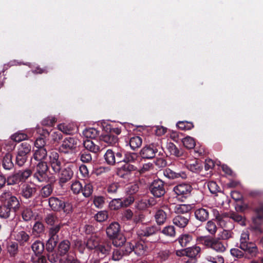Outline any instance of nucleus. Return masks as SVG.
Returning <instances> with one entry per match:
<instances>
[{"mask_svg":"<svg viewBox=\"0 0 263 263\" xmlns=\"http://www.w3.org/2000/svg\"><path fill=\"white\" fill-rule=\"evenodd\" d=\"M83 144L86 149L92 153L97 154L100 151V146L91 140L87 139L84 141Z\"/></svg>","mask_w":263,"mask_h":263,"instance_id":"obj_22","label":"nucleus"},{"mask_svg":"<svg viewBox=\"0 0 263 263\" xmlns=\"http://www.w3.org/2000/svg\"><path fill=\"white\" fill-rule=\"evenodd\" d=\"M241 250L247 252L252 257H255L258 253V250L256 245L253 242H250L249 244Z\"/></svg>","mask_w":263,"mask_h":263,"instance_id":"obj_32","label":"nucleus"},{"mask_svg":"<svg viewBox=\"0 0 263 263\" xmlns=\"http://www.w3.org/2000/svg\"><path fill=\"white\" fill-rule=\"evenodd\" d=\"M159 230L157 226H152L139 230L137 234L139 236L148 237L156 234Z\"/></svg>","mask_w":263,"mask_h":263,"instance_id":"obj_21","label":"nucleus"},{"mask_svg":"<svg viewBox=\"0 0 263 263\" xmlns=\"http://www.w3.org/2000/svg\"><path fill=\"white\" fill-rule=\"evenodd\" d=\"M99 238L96 234H92L86 237L84 243L85 246L89 250L96 249L99 243Z\"/></svg>","mask_w":263,"mask_h":263,"instance_id":"obj_20","label":"nucleus"},{"mask_svg":"<svg viewBox=\"0 0 263 263\" xmlns=\"http://www.w3.org/2000/svg\"><path fill=\"white\" fill-rule=\"evenodd\" d=\"M63 226V224L62 223H59L49 228V238L46 243V250L47 251H51L53 250L55 247L57 246L59 239L58 233Z\"/></svg>","mask_w":263,"mask_h":263,"instance_id":"obj_4","label":"nucleus"},{"mask_svg":"<svg viewBox=\"0 0 263 263\" xmlns=\"http://www.w3.org/2000/svg\"><path fill=\"white\" fill-rule=\"evenodd\" d=\"M83 195L85 197H89L93 192V186L91 183H87L84 186H82V191L81 192Z\"/></svg>","mask_w":263,"mask_h":263,"instance_id":"obj_53","label":"nucleus"},{"mask_svg":"<svg viewBox=\"0 0 263 263\" xmlns=\"http://www.w3.org/2000/svg\"><path fill=\"white\" fill-rule=\"evenodd\" d=\"M152 205L148 200H141L137 203L136 208L140 210H144Z\"/></svg>","mask_w":263,"mask_h":263,"instance_id":"obj_62","label":"nucleus"},{"mask_svg":"<svg viewBox=\"0 0 263 263\" xmlns=\"http://www.w3.org/2000/svg\"><path fill=\"white\" fill-rule=\"evenodd\" d=\"M200 251L201 249L199 247L194 246L182 250L181 251H177L176 254L178 256H180L181 254L182 255L185 254L190 258H194L200 253Z\"/></svg>","mask_w":263,"mask_h":263,"instance_id":"obj_17","label":"nucleus"},{"mask_svg":"<svg viewBox=\"0 0 263 263\" xmlns=\"http://www.w3.org/2000/svg\"><path fill=\"white\" fill-rule=\"evenodd\" d=\"M33 151L32 158L38 162L44 161L47 157V152L45 148H36Z\"/></svg>","mask_w":263,"mask_h":263,"instance_id":"obj_23","label":"nucleus"},{"mask_svg":"<svg viewBox=\"0 0 263 263\" xmlns=\"http://www.w3.org/2000/svg\"><path fill=\"white\" fill-rule=\"evenodd\" d=\"M163 175L170 179H175L181 178L185 179L187 178V174L185 172L180 171L176 172L169 168L165 169L163 171Z\"/></svg>","mask_w":263,"mask_h":263,"instance_id":"obj_16","label":"nucleus"},{"mask_svg":"<svg viewBox=\"0 0 263 263\" xmlns=\"http://www.w3.org/2000/svg\"><path fill=\"white\" fill-rule=\"evenodd\" d=\"M109 205L111 210H118L122 207V200L120 198H114L110 202Z\"/></svg>","mask_w":263,"mask_h":263,"instance_id":"obj_54","label":"nucleus"},{"mask_svg":"<svg viewBox=\"0 0 263 263\" xmlns=\"http://www.w3.org/2000/svg\"><path fill=\"white\" fill-rule=\"evenodd\" d=\"M233 233L230 230L223 229L219 234V237L222 240H228L233 236Z\"/></svg>","mask_w":263,"mask_h":263,"instance_id":"obj_60","label":"nucleus"},{"mask_svg":"<svg viewBox=\"0 0 263 263\" xmlns=\"http://www.w3.org/2000/svg\"><path fill=\"white\" fill-rule=\"evenodd\" d=\"M214 238L209 236H199L196 239L198 243L202 245L206 248H210L212 244Z\"/></svg>","mask_w":263,"mask_h":263,"instance_id":"obj_36","label":"nucleus"},{"mask_svg":"<svg viewBox=\"0 0 263 263\" xmlns=\"http://www.w3.org/2000/svg\"><path fill=\"white\" fill-rule=\"evenodd\" d=\"M107 237L112 240V245L119 247L122 246L126 242V238L121 232L120 224L117 222H111L106 228Z\"/></svg>","mask_w":263,"mask_h":263,"instance_id":"obj_2","label":"nucleus"},{"mask_svg":"<svg viewBox=\"0 0 263 263\" xmlns=\"http://www.w3.org/2000/svg\"><path fill=\"white\" fill-rule=\"evenodd\" d=\"M36 192L35 185L33 183H25L22 187V196L26 199L31 198Z\"/></svg>","mask_w":263,"mask_h":263,"instance_id":"obj_15","label":"nucleus"},{"mask_svg":"<svg viewBox=\"0 0 263 263\" xmlns=\"http://www.w3.org/2000/svg\"><path fill=\"white\" fill-rule=\"evenodd\" d=\"M229 214L230 218V220L232 219L233 221L239 223L241 226L245 225V219L242 217L241 215L234 212H229Z\"/></svg>","mask_w":263,"mask_h":263,"instance_id":"obj_42","label":"nucleus"},{"mask_svg":"<svg viewBox=\"0 0 263 263\" xmlns=\"http://www.w3.org/2000/svg\"><path fill=\"white\" fill-rule=\"evenodd\" d=\"M194 214L196 219L201 222H203L209 218V212L208 209L201 208L196 209Z\"/></svg>","mask_w":263,"mask_h":263,"instance_id":"obj_24","label":"nucleus"},{"mask_svg":"<svg viewBox=\"0 0 263 263\" xmlns=\"http://www.w3.org/2000/svg\"><path fill=\"white\" fill-rule=\"evenodd\" d=\"M205 259L209 263H224V257L220 255H208Z\"/></svg>","mask_w":263,"mask_h":263,"instance_id":"obj_37","label":"nucleus"},{"mask_svg":"<svg viewBox=\"0 0 263 263\" xmlns=\"http://www.w3.org/2000/svg\"><path fill=\"white\" fill-rule=\"evenodd\" d=\"M193 237L191 234H182L179 236L177 240L182 247H186L192 240Z\"/></svg>","mask_w":263,"mask_h":263,"instance_id":"obj_35","label":"nucleus"},{"mask_svg":"<svg viewBox=\"0 0 263 263\" xmlns=\"http://www.w3.org/2000/svg\"><path fill=\"white\" fill-rule=\"evenodd\" d=\"M14 239L21 245H24L30 240V235L25 231H16L14 235Z\"/></svg>","mask_w":263,"mask_h":263,"instance_id":"obj_19","label":"nucleus"},{"mask_svg":"<svg viewBox=\"0 0 263 263\" xmlns=\"http://www.w3.org/2000/svg\"><path fill=\"white\" fill-rule=\"evenodd\" d=\"M80 160L83 163H89L91 161L92 156L90 154L85 151H82L80 154Z\"/></svg>","mask_w":263,"mask_h":263,"instance_id":"obj_58","label":"nucleus"},{"mask_svg":"<svg viewBox=\"0 0 263 263\" xmlns=\"http://www.w3.org/2000/svg\"><path fill=\"white\" fill-rule=\"evenodd\" d=\"M190 215L186 214L185 215H179L175 216L173 219V223L180 228H185L189 223Z\"/></svg>","mask_w":263,"mask_h":263,"instance_id":"obj_18","label":"nucleus"},{"mask_svg":"<svg viewBox=\"0 0 263 263\" xmlns=\"http://www.w3.org/2000/svg\"><path fill=\"white\" fill-rule=\"evenodd\" d=\"M161 233L167 237L173 238L176 235L175 228L173 226H167L162 229Z\"/></svg>","mask_w":263,"mask_h":263,"instance_id":"obj_44","label":"nucleus"},{"mask_svg":"<svg viewBox=\"0 0 263 263\" xmlns=\"http://www.w3.org/2000/svg\"><path fill=\"white\" fill-rule=\"evenodd\" d=\"M151 193L156 197H160L165 193L164 183L161 179L154 180L149 186Z\"/></svg>","mask_w":263,"mask_h":263,"instance_id":"obj_10","label":"nucleus"},{"mask_svg":"<svg viewBox=\"0 0 263 263\" xmlns=\"http://www.w3.org/2000/svg\"><path fill=\"white\" fill-rule=\"evenodd\" d=\"M71 244L69 240H63L61 241L57 247V252L48 251L47 258L51 263H65V258L68 255H73L70 251Z\"/></svg>","mask_w":263,"mask_h":263,"instance_id":"obj_1","label":"nucleus"},{"mask_svg":"<svg viewBox=\"0 0 263 263\" xmlns=\"http://www.w3.org/2000/svg\"><path fill=\"white\" fill-rule=\"evenodd\" d=\"M0 201L14 212L20 208V204L18 199L10 192L3 193L0 196Z\"/></svg>","mask_w":263,"mask_h":263,"instance_id":"obj_6","label":"nucleus"},{"mask_svg":"<svg viewBox=\"0 0 263 263\" xmlns=\"http://www.w3.org/2000/svg\"><path fill=\"white\" fill-rule=\"evenodd\" d=\"M100 140L105 143L107 146L114 145L118 141V137L111 134L102 135L100 137Z\"/></svg>","mask_w":263,"mask_h":263,"instance_id":"obj_28","label":"nucleus"},{"mask_svg":"<svg viewBox=\"0 0 263 263\" xmlns=\"http://www.w3.org/2000/svg\"><path fill=\"white\" fill-rule=\"evenodd\" d=\"M31 145L27 142H25L21 144L18 152L27 155L31 151Z\"/></svg>","mask_w":263,"mask_h":263,"instance_id":"obj_64","label":"nucleus"},{"mask_svg":"<svg viewBox=\"0 0 263 263\" xmlns=\"http://www.w3.org/2000/svg\"><path fill=\"white\" fill-rule=\"evenodd\" d=\"M190 210L191 206L189 204H176L174 206V211L178 214L187 213Z\"/></svg>","mask_w":263,"mask_h":263,"instance_id":"obj_38","label":"nucleus"},{"mask_svg":"<svg viewBox=\"0 0 263 263\" xmlns=\"http://www.w3.org/2000/svg\"><path fill=\"white\" fill-rule=\"evenodd\" d=\"M142 143V139L138 136L132 137L129 140V145L131 148L133 150H135L140 147Z\"/></svg>","mask_w":263,"mask_h":263,"instance_id":"obj_41","label":"nucleus"},{"mask_svg":"<svg viewBox=\"0 0 263 263\" xmlns=\"http://www.w3.org/2000/svg\"><path fill=\"white\" fill-rule=\"evenodd\" d=\"M192 190V186L188 183L179 184L176 185L173 189L174 192L179 198H186L190 196Z\"/></svg>","mask_w":263,"mask_h":263,"instance_id":"obj_12","label":"nucleus"},{"mask_svg":"<svg viewBox=\"0 0 263 263\" xmlns=\"http://www.w3.org/2000/svg\"><path fill=\"white\" fill-rule=\"evenodd\" d=\"M48 203L51 209L55 211L63 210L66 214L72 211V205L69 202H65L61 198L51 197L48 199Z\"/></svg>","mask_w":263,"mask_h":263,"instance_id":"obj_3","label":"nucleus"},{"mask_svg":"<svg viewBox=\"0 0 263 263\" xmlns=\"http://www.w3.org/2000/svg\"><path fill=\"white\" fill-rule=\"evenodd\" d=\"M21 182L17 173H15L7 177V183L8 185H14Z\"/></svg>","mask_w":263,"mask_h":263,"instance_id":"obj_55","label":"nucleus"},{"mask_svg":"<svg viewBox=\"0 0 263 263\" xmlns=\"http://www.w3.org/2000/svg\"><path fill=\"white\" fill-rule=\"evenodd\" d=\"M45 231V227L43 223L36 221L32 227V233L36 237H40Z\"/></svg>","mask_w":263,"mask_h":263,"instance_id":"obj_31","label":"nucleus"},{"mask_svg":"<svg viewBox=\"0 0 263 263\" xmlns=\"http://www.w3.org/2000/svg\"><path fill=\"white\" fill-rule=\"evenodd\" d=\"M21 182H25L32 174V171L30 169L20 170L16 172Z\"/></svg>","mask_w":263,"mask_h":263,"instance_id":"obj_46","label":"nucleus"},{"mask_svg":"<svg viewBox=\"0 0 263 263\" xmlns=\"http://www.w3.org/2000/svg\"><path fill=\"white\" fill-rule=\"evenodd\" d=\"M210 249L217 253H223L226 250V247L220 239L214 238Z\"/></svg>","mask_w":263,"mask_h":263,"instance_id":"obj_29","label":"nucleus"},{"mask_svg":"<svg viewBox=\"0 0 263 263\" xmlns=\"http://www.w3.org/2000/svg\"><path fill=\"white\" fill-rule=\"evenodd\" d=\"M22 217L24 221L27 222L31 220L33 217V213L29 208L24 209L21 213Z\"/></svg>","mask_w":263,"mask_h":263,"instance_id":"obj_39","label":"nucleus"},{"mask_svg":"<svg viewBox=\"0 0 263 263\" xmlns=\"http://www.w3.org/2000/svg\"><path fill=\"white\" fill-rule=\"evenodd\" d=\"M105 162L109 165H113L116 163L115 153L112 150L108 149L104 155Z\"/></svg>","mask_w":263,"mask_h":263,"instance_id":"obj_34","label":"nucleus"},{"mask_svg":"<svg viewBox=\"0 0 263 263\" xmlns=\"http://www.w3.org/2000/svg\"><path fill=\"white\" fill-rule=\"evenodd\" d=\"M185 167L189 171L194 173H199L202 168L201 163L197 160L191 162H186Z\"/></svg>","mask_w":263,"mask_h":263,"instance_id":"obj_25","label":"nucleus"},{"mask_svg":"<svg viewBox=\"0 0 263 263\" xmlns=\"http://www.w3.org/2000/svg\"><path fill=\"white\" fill-rule=\"evenodd\" d=\"M249 233L248 231H242L240 237L239 248L241 249L245 248V247L249 244L251 241H249Z\"/></svg>","mask_w":263,"mask_h":263,"instance_id":"obj_33","label":"nucleus"},{"mask_svg":"<svg viewBox=\"0 0 263 263\" xmlns=\"http://www.w3.org/2000/svg\"><path fill=\"white\" fill-rule=\"evenodd\" d=\"M12 156L9 153H7L3 156L2 160V165L6 170H10L13 168L14 164L12 160Z\"/></svg>","mask_w":263,"mask_h":263,"instance_id":"obj_27","label":"nucleus"},{"mask_svg":"<svg viewBox=\"0 0 263 263\" xmlns=\"http://www.w3.org/2000/svg\"><path fill=\"white\" fill-rule=\"evenodd\" d=\"M124 162L126 163L136 162L138 158V155L135 153H127L125 154Z\"/></svg>","mask_w":263,"mask_h":263,"instance_id":"obj_51","label":"nucleus"},{"mask_svg":"<svg viewBox=\"0 0 263 263\" xmlns=\"http://www.w3.org/2000/svg\"><path fill=\"white\" fill-rule=\"evenodd\" d=\"M45 221L47 224L51 226V227L60 223L58 217L52 214H49L46 216Z\"/></svg>","mask_w":263,"mask_h":263,"instance_id":"obj_47","label":"nucleus"},{"mask_svg":"<svg viewBox=\"0 0 263 263\" xmlns=\"http://www.w3.org/2000/svg\"><path fill=\"white\" fill-rule=\"evenodd\" d=\"M255 211L256 216L252 218L253 222L255 224V227L253 228L261 233L262 231L259 228V226L263 222V203L260 204Z\"/></svg>","mask_w":263,"mask_h":263,"instance_id":"obj_13","label":"nucleus"},{"mask_svg":"<svg viewBox=\"0 0 263 263\" xmlns=\"http://www.w3.org/2000/svg\"><path fill=\"white\" fill-rule=\"evenodd\" d=\"M183 145L188 149L193 148L195 146V141L193 138L191 137H186L182 139Z\"/></svg>","mask_w":263,"mask_h":263,"instance_id":"obj_50","label":"nucleus"},{"mask_svg":"<svg viewBox=\"0 0 263 263\" xmlns=\"http://www.w3.org/2000/svg\"><path fill=\"white\" fill-rule=\"evenodd\" d=\"M53 191V187L51 184H47L42 187L40 191V195L43 198L49 196Z\"/></svg>","mask_w":263,"mask_h":263,"instance_id":"obj_43","label":"nucleus"},{"mask_svg":"<svg viewBox=\"0 0 263 263\" xmlns=\"http://www.w3.org/2000/svg\"><path fill=\"white\" fill-rule=\"evenodd\" d=\"M77 139L74 137H67L65 138L59 147L60 153L69 154L74 152L77 148Z\"/></svg>","mask_w":263,"mask_h":263,"instance_id":"obj_8","label":"nucleus"},{"mask_svg":"<svg viewBox=\"0 0 263 263\" xmlns=\"http://www.w3.org/2000/svg\"><path fill=\"white\" fill-rule=\"evenodd\" d=\"M27 155L18 152L16 157V163L19 166H22L27 160Z\"/></svg>","mask_w":263,"mask_h":263,"instance_id":"obj_61","label":"nucleus"},{"mask_svg":"<svg viewBox=\"0 0 263 263\" xmlns=\"http://www.w3.org/2000/svg\"><path fill=\"white\" fill-rule=\"evenodd\" d=\"M11 209L7 207L5 204L0 207V217L7 218L10 215Z\"/></svg>","mask_w":263,"mask_h":263,"instance_id":"obj_52","label":"nucleus"},{"mask_svg":"<svg viewBox=\"0 0 263 263\" xmlns=\"http://www.w3.org/2000/svg\"><path fill=\"white\" fill-rule=\"evenodd\" d=\"M122 170L126 173H130L138 170V167L136 165L132 164L130 163H126V164L122 166Z\"/></svg>","mask_w":263,"mask_h":263,"instance_id":"obj_59","label":"nucleus"},{"mask_svg":"<svg viewBox=\"0 0 263 263\" xmlns=\"http://www.w3.org/2000/svg\"><path fill=\"white\" fill-rule=\"evenodd\" d=\"M216 219L219 225L222 228L229 229L234 228V226L231 221L229 213H223L220 215L216 216Z\"/></svg>","mask_w":263,"mask_h":263,"instance_id":"obj_14","label":"nucleus"},{"mask_svg":"<svg viewBox=\"0 0 263 263\" xmlns=\"http://www.w3.org/2000/svg\"><path fill=\"white\" fill-rule=\"evenodd\" d=\"M48 166L45 161L39 162L34 168L33 178L39 182L47 181L48 179L47 171Z\"/></svg>","mask_w":263,"mask_h":263,"instance_id":"obj_7","label":"nucleus"},{"mask_svg":"<svg viewBox=\"0 0 263 263\" xmlns=\"http://www.w3.org/2000/svg\"><path fill=\"white\" fill-rule=\"evenodd\" d=\"M205 228L211 234H215L217 231V227L215 222L212 220L208 221Z\"/></svg>","mask_w":263,"mask_h":263,"instance_id":"obj_63","label":"nucleus"},{"mask_svg":"<svg viewBox=\"0 0 263 263\" xmlns=\"http://www.w3.org/2000/svg\"><path fill=\"white\" fill-rule=\"evenodd\" d=\"M134 252L138 256L144 255L147 252V247L144 242L138 241L133 244Z\"/></svg>","mask_w":263,"mask_h":263,"instance_id":"obj_26","label":"nucleus"},{"mask_svg":"<svg viewBox=\"0 0 263 263\" xmlns=\"http://www.w3.org/2000/svg\"><path fill=\"white\" fill-rule=\"evenodd\" d=\"M167 218V213L163 210H158L155 214V219L157 223L159 225L163 224Z\"/></svg>","mask_w":263,"mask_h":263,"instance_id":"obj_30","label":"nucleus"},{"mask_svg":"<svg viewBox=\"0 0 263 263\" xmlns=\"http://www.w3.org/2000/svg\"><path fill=\"white\" fill-rule=\"evenodd\" d=\"M160 146L156 143H151L144 146L140 151V155L143 158L152 159L156 156Z\"/></svg>","mask_w":263,"mask_h":263,"instance_id":"obj_11","label":"nucleus"},{"mask_svg":"<svg viewBox=\"0 0 263 263\" xmlns=\"http://www.w3.org/2000/svg\"><path fill=\"white\" fill-rule=\"evenodd\" d=\"M74 167L73 164H69L60 171L58 173V181L60 186H63L72 178L73 176Z\"/></svg>","mask_w":263,"mask_h":263,"instance_id":"obj_9","label":"nucleus"},{"mask_svg":"<svg viewBox=\"0 0 263 263\" xmlns=\"http://www.w3.org/2000/svg\"><path fill=\"white\" fill-rule=\"evenodd\" d=\"M177 126L182 130H190L194 127L192 122L187 121H179L177 123Z\"/></svg>","mask_w":263,"mask_h":263,"instance_id":"obj_57","label":"nucleus"},{"mask_svg":"<svg viewBox=\"0 0 263 263\" xmlns=\"http://www.w3.org/2000/svg\"><path fill=\"white\" fill-rule=\"evenodd\" d=\"M124 256V253H123L121 249H116L114 250L112 252L111 259L114 261H119L121 260Z\"/></svg>","mask_w":263,"mask_h":263,"instance_id":"obj_56","label":"nucleus"},{"mask_svg":"<svg viewBox=\"0 0 263 263\" xmlns=\"http://www.w3.org/2000/svg\"><path fill=\"white\" fill-rule=\"evenodd\" d=\"M82 184L79 180H73L71 182L70 189L72 193L74 194H78L82 191Z\"/></svg>","mask_w":263,"mask_h":263,"instance_id":"obj_40","label":"nucleus"},{"mask_svg":"<svg viewBox=\"0 0 263 263\" xmlns=\"http://www.w3.org/2000/svg\"><path fill=\"white\" fill-rule=\"evenodd\" d=\"M83 134L87 138L94 139L98 135L99 132L95 128H88L84 130Z\"/></svg>","mask_w":263,"mask_h":263,"instance_id":"obj_45","label":"nucleus"},{"mask_svg":"<svg viewBox=\"0 0 263 263\" xmlns=\"http://www.w3.org/2000/svg\"><path fill=\"white\" fill-rule=\"evenodd\" d=\"M110 248L111 246L109 244H98L96 250L99 253H101L103 255H106L109 253Z\"/></svg>","mask_w":263,"mask_h":263,"instance_id":"obj_48","label":"nucleus"},{"mask_svg":"<svg viewBox=\"0 0 263 263\" xmlns=\"http://www.w3.org/2000/svg\"><path fill=\"white\" fill-rule=\"evenodd\" d=\"M168 149L172 155H173L178 157L182 156L183 154L182 150L177 148L176 146L173 143H170L168 144Z\"/></svg>","mask_w":263,"mask_h":263,"instance_id":"obj_49","label":"nucleus"},{"mask_svg":"<svg viewBox=\"0 0 263 263\" xmlns=\"http://www.w3.org/2000/svg\"><path fill=\"white\" fill-rule=\"evenodd\" d=\"M44 244L40 240L35 241L31 245V249L35 255L31 259V263H46V258L44 256H39L44 250Z\"/></svg>","mask_w":263,"mask_h":263,"instance_id":"obj_5","label":"nucleus"}]
</instances>
